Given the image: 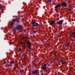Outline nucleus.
<instances>
[{
	"instance_id": "nucleus-1",
	"label": "nucleus",
	"mask_w": 75,
	"mask_h": 75,
	"mask_svg": "<svg viewBox=\"0 0 75 75\" xmlns=\"http://www.w3.org/2000/svg\"><path fill=\"white\" fill-rule=\"evenodd\" d=\"M61 5L64 7H67V3L64 1L61 4H59L58 5L54 7L55 10L56 11L57 10V8H58L59 6H61Z\"/></svg>"
},
{
	"instance_id": "nucleus-2",
	"label": "nucleus",
	"mask_w": 75,
	"mask_h": 75,
	"mask_svg": "<svg viewBox=\"0 0 75 75\" xmlns=\"http://www.w3.org/2000/svg\"><path fill=\"white\" fill-rule=\"evenodd\" d=\"M32 27H38L39 26V24L37 23H36V21H33L32 22Z\"/></svg>"
},
{
	"instance_id": "nucleus-3",
	"label": "nucleus",
	"mask_w": 75,
	"mask_h": 75,
	"mask_svg": "<svg viewBox=\"0 0 75 75\" xmlns=\"http://www.w3.org/2000/svg\"><path fill=\"white\" fill-rule=\"evenodd\" d=\"M48 65L47 67H50V64H48V63H47L46 64H44L43 66L41 67L42 69L44 71L46 69V67H47V65Z\"/></svg>"
},
{
	"instance_id": "nucleus-4",
	"label": "nucleus",
	"mask_w": 75,
	"mask_h": 75,
	"mask_svg": "<svg viewBox=\"0 0 75 75\" xmlns=\"http://www.w3.org/2000/svg\"><path fill=\"white\" fill-rule=\"evenodd\" d=\"M39 73V71L38 70H35L33 71L32 72V75H36V74H37Z\"/></svg>"
},
{
	"instance_id": "nucleus-5",
	"label": "nucleus",
	"mask_w": 75,
	"mask_h": 75,
	"mask_svg": "<svg viewBox=\"0 0 75 75\" xmlns=\"http://www.w3.org/2000/svg\"><path fill=\"white\" fill-rule=\"evenodd\" d=\"M21 57H24V60H25L26 59V58H27V55L23 53L22 54Z\"/></svg>"
},
{
	"instance_id": "nucleus-6",
	"label": "nucleus",
	"mask_w": 75,
	"mask_h": 75,
	"mask_svg": "<svg viewBox=\"0 0 75 75\" xmlns=\"http://www.w3.org/2000/svg\"><path fill=\"white\" fill-rule=\"evenodd\" d=\"M12 20L13 22L11 24V25L13 26V25H14V22L15 23V22H16V21H17V20L16 18V19H12Z\"/></svg>"
},
{
	"instance_id": "nucleus-7",
	"label": "nucleus",
	"mask_w": 75,
	"mask_h": 75,
	"mask_svg": "<svg viewBox=\"0 0 75 75\" xmlns=\"http://www.w3.org/2000/svg\"><path fill=\"white\" fill-rule=\"evenodd\" d=\"M62 21L60 20L59 21H57V24H59V25H62Z\"/></svg>"
},
{
	"instance_id": "nucleus-8",
	"label": "nucleus",
	"mask_w": 75,
	"mask_h": 75,
	"mask_svg": "<svg viewBox=\"0 0 75 75\" xmlns=\"http://www.w3.org/2000/svg\"><path fill=\"white\" fill-rule=\"evenodd\" d=\"M60 61L62 65H64V64H67V62L64 60H61Z\"/></svg>"
},
{
	"instance_id": "nucleus-9",
	"label": "nucleus",
	"mask_w": 75,
	"mask_h": 75,
	"mask_svg": "<svg viewBox=\"0 0 75 75\" xmlns=\"http://www.w3.org/2000/svg\"><path fill=\"white\" fill-rule=\"evenodd\" d=\"M20 28H23L22 25H18V26L16 28V29H17L18 30H20Z\"/></svg>"
},
{
	"instance_id": "nucleus-10",
	"label": "nucleus",
	"mask_w": 75,
	"mask_h": 75,
	"mask_svg": "<svg viewBox=\"0 0 75 75\" xmlns=\"http://www.w3.org/2000/svg\"><path fill=\"white\" fill-rule=\"evenodd\" d=\"M26 44L27 46H29L31 45V43H30V41L28 40L26 42Z\"/></svg>"
},
{
	"instance_id": "nucleus-11",
	"label": "nucleus",
	"mask_w": 75,
	"mask_h": 75,
	"mask_svg": "<svg viewBox=\"0 0 75 75\" xmlns=\"http://www.w3.org/2000/svg\"><path fill=\"white\" fill-rule=\"evenodd\" d=\"M55 23V22L54 21H53L52 22H51L50 23V25H52V24H54V23Z\"/></svg>"
},
{
	"instance_id": "nucleus-12",
	"label": "nucleus",
	"mask_w": 75,
	"mask_h": 75,
	"mask_svg": "<svg viewBox=\"0 0 75 75\" xmlns=\"http://www.w3.org/2000/svg\"><path fill=\"white\" fill-rule=\"evenodd\" d=\"M27 47L28 48L29 50H31V45H29V46H27Z\"/></svg>"
},
{
	"instance_id": "nucleus-13",
	"label": "nucleus",
	"mask_w": 75,
	"mask_h": 75,
	"mask_svg": "<svg viewBox=\"0 0 75 75\" xmlns=\"http://www.w3.org/2000/svg\"><path fill=\"white\" fill-rule=\"evenodd\" d=\"M16 30H18L17 29V28H16V27H14L13 28V29H12V31H14Z\"/></svg>"
},
{
	"instance_id": "nucleus-14",
	"label": "nucleus",
	"mask_w": 75,
	"mask_h": 75,
	"mask_svg": "<svg viewBox=\"0 0 75 75\" xmlns=\"http://www.w3.org/2000/svg\"><path fill=\"white\" fill-rule=\"evenodd\" d=\"M21 44H23V45H24V46H23V49H25V45L24 43L23 42H21Z\"/></svg>"
},
{
	"instance_id": "nucleus-15",
	"label": "nucleus",
	"mask_w": 75,
	"mask_h": 75,
	"mask_svg": "<svg viewBox=\"0 0 75 75\" xmlns=\"http://www.w3.org/2000/svg\"><path fill=\"white\" fill-rule=\"evenodd\" d=\"M24 72V70H21L19 71V72L20 74L23 73Z\"/></svg>"
},
{
	"instance_id": "nucleus-16",
	"label": "nucleus",
	"mask_w": 75,
	"mask_h": 75,
	"mask_svg": "<svg viewBox=\"0 0 75 75\" xmlns=\"http://www.w3.org/2000/svg\"><path fill=\"white\" fill-rule=\"evenodd\" d=\"M21 51V50H20V49L19 48L17 50V52H20Z\"/></svg>"
},
{
	"instance_id": "nucleus-17",
	"label": "nucleus",
	"mask_w": 75,
	"mask_h": 75,
	"mask_svg": "<svg viewBox=\"0 0 75 75\" xmlns=\"http://www.w3.org/2000/svg\"><path fill=\"white\" fill-rule=\"evenodd\" d=\"M16 21L18 20H20V18H16Z\"/></svg>"
},
{
	"instance_id": "nucleus-18",
	"label": "nucleus",
	"mask_w": 75,
	"mask_h": 75,
	"mask_svg": "<svg viewBox=\"0 0 75 75\" xmlns=\"http://www.w3.org/2000/svg\"><path fill=\"white\" fill-rule=\"evenodd\" d=\"M14 63V61H13L10 62V64H13Z\"/></svg>"
},
{
	"instance_id": "nucleus-19",
	"label": "nucleus",
	"mask_w": 75,
	"mask_h": 75,
	"mask_svg": "<svg viewBox=\"0 0 75 75\" xmlns=\"http://www.w3.org/2000/svg\"><path fill=\"white\" fill-rule=\"evenodd\" d=\"M57 54V52H53V55L55 56Z\"/></svg>"
},
{
	"instance_id": "nucleus-20",
	"label": "nucleus",
	"mask_w": 75,
	"mask_h": 75,
	"mask_svg": "<svg viewBox=\"0 0 75 75\" xmlns=\"http://www.w3.org/2000/svg\"><path fill=\"white\" fill-rule=\"evenodd\" d=\"M56 35H57V36L58 37H60V36H61V35H59L58 34V33H56Z\"/></svg>"
},
{
	"instance_id": "nucleus-21",
	"label": "nucleus",
	"mask_w": 75,
	"mask_h": 75,
	"mask_svg": "<svg viewBox=\"0 0 75 75\" xmlns=\"http://www.w3.org/2000/svg\"><path fill=\"white\" fill-rule=\"evenodd\" d=\"M66 45V47H69V44L68 43H67Z\"/></svg>"
},
{
	"instance_id": "nucleus-22",
	"label": "nucleus",
	"mask_w": 75,
	"mask_h": 75,
	"mask_svg": "<svg viewBox=\"0 0 75 75\" xmlns=\"http://www.w3.org/2000/svg\"><path fill=\"white\" fill-rule=\"evenodd\" d=\"M51 1H52V0H48V2L49 3H50L51 2Z\"/></svg>"
},
{
	"instance_id": "nucleus-23",
	"label": "nucleus",
	"mask_w": 75,
	"mask_h": 75,
	"mask_svg": "<svg viewBox=\"0 0 75 75\" xmlns=\"http://www.w3.org/2000/svg\"><path fill=\"white\" fill-rule=\"evenodd\" d=\"M8 67H13V65L12 64H8Z\"/></svg>"
},
{
	"instance_id": "nucleus-24",
	"label": "nucleus",
	"mask_w": 75,
	"mask_h": 75,
	"mask_svg": "<svg viewBox=\"0 0 75 75\" xmlns=\"http://www.w3.org/2000/svg\"><path fill=\"white\" fill-rule=\"evenodd\" d=\"M69 11H72V9L71 8H70L69 9Z\"/></svg>"
},
{
	"instance_id": "nucleus-25",
	"label": "nucleus",
	"mask_w": 75,
	"mask_h": 75,
	"mask_svg": "<svg viewBox=\"0 0 75 75\" xmlns=\"http://www.w3.org/2000/svg\"><path fill=\"white\" fill-rule=\"evenodd\" d=\"M72 36L73 38H75V35H72Z\"/></svg>"
},
{
	"instance_id": "nucleus-26",
	"label": "nucleus",
	"mask_w": 75,
	"mask_h": 75,
	"mask_svg": "<svg viewBox=\"0 0 75 75\" xmlns=\"http://www.w3.org/2000/svg\"><path fill=\"white\" fill-rule=\"evenodd\" d=\"M75 8V6H72V7H71V8Z\"/></svg>"
},
{
	"instance_id": "nucleus-27",
	"label": "nucleus",
	"mask_w": 75,
	"mask_h": 75,
	"mask_svg": "<svg viewBox=\"0 0 75 75\" xmlns=\"http://www.w3.org/2000/svg\"><path fill=\"white\" fill-rule=\"evenodd\" d=\"M75 32H73L71 34H72V35H74V34H75Z\"/></svg>"
},
{
	"instance_id": "nucleus-28",
	"label": "nucleus",
	"mask_w": 75,
	"mask_h": 75,
	"mask_svg": "<svg viewBox=\"0 0 75 75\" xmlns=\"http://www.w3.org/2000/svg\"><path fill=\"white\" fill-rule=\"evenodd\" d=\"M6 63H7V62L5 61L3 63V64H6Z\"/></svg>"
},
{
	"instance_id": "nucleus-29",
	"label": "nucleus",
	"mask_w": 75,
	"mask_h": 75,
	"mask_svg": "<svg viewBox=\"0 0 75 75\" xmlns=\"http://www.w3.org/2000/svg\"><path fill=\"white\" fill-rule=\"evenodd\" d=\"M3 6H0V9L1 10V8H3Z\"/></svg>"
},
{
	"instance_id": "nucleus-30",
	"label": "nucleus",
	"mask_w": 75,
	"mask_h": 75,
	"mask_svg": "<svg viewBox=\"0 0 75 75\" xmlns=\"http://www.w3.org/2000/svg\"><path fill=\"white\" fill-rule=\"evenodd\" d=\"M33 32L34 33H36V31H35V30H34Z\"/></svg>"
},
{
	"instance_id": "nucleus-31",
	"label": "nucleus",
	"mask_w": 75,
	"mask_h": 75,
	"mask_svg": "<svg viewBox=\"0 0 75 75\" xmlns=\"http://www.w3.org/2000/svg\"><path fill=\"white\" fill-rule=\"evenodd\" d=\"M26 37H23V38L24 39H25V38H26Z\"/></svg>"
},
{
	"instance_id": "nucleus-32",
	"label": "nucleus",
	"mask_w": 75,
	"mask_h": 75,
	"mask_svg": "<svg viewBox=\"0 0 75 75\" xmlns=\"http://www.w3.org/2000/svg\"><path fill=\"white\" fill-rule=\"evenodd\" d=\"M29 52H31V50H29Z\"/></svg>"
},
{
	"instance_id": "nucleus-33",
	"label": "nucleus",
	"mask_w": 75,
	"mask_h": 75,
	"mask_svg": "<svg viewBox=\"0 0 75 75\" xmlns=\"http://www.w3.org/2000/svg\"><path fill=\"white\" fill-rule=\"evenodd\" d=\"M41 75H44V74H41Z\"/></svg>"
},
{
	"instance_id": "nucleus-34",
	"label": "nucleus",
	"mask_w": 75,
	"mask_h": 75,
	"mask_svg": "<svg viewBox=\"0 0 75 75\" xmlns=\"http://www.w3.org/2000/svg\"><path fill=\"white\" fill-rule=\"evenodd\" d=\"M1 72H0V74L1 75Z\"/></svg>"
},
{
	"instance_id": "nucleus-35",
	"label": "nucleus",
	"mask_w": 75,
	"mask_h": 75,
	"mask_svg": "<svg viewBox=\"0 0 75 75\" xmlns=\"http://www.w3.org/2000/svg\"><path fill=\"white\" fill-rule=\"evenodd\" d=\"M22 20H24V18H22Z\"/></svg>"
},
{
	"instance_id": "nucleus-36",
	"label": "nucleus",
	"mask_w": 75,
	"mask_h": 75,
	"mask_svg": "<svg viewBox=\"0 0 75 75\" xmlns=\"http://www.w3.org/2000/svg\"><path fill=\"white\" fill-rule=\"evenodd\" d=\"M59 27H61V26H59Z\"/></svg>"
},
{
	"instance_id": "nucleus-37",
	"label": "nucleus",
	"mask_w": 75,
	"mask_h": 75,
	"mask_svg": "<svg viewBox=\"0 0 75 75\" xmlns=\"http://www.w3.org/2000/svg\"><path fill=\"white\" fill-rule=\"evenodd\" d=\"M14 70H15V69H14Z\"/></svg>"
}]
</instances>
